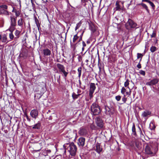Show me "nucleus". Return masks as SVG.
Instances as JSON below:
<instances>
[{
	"mask_svg": "<svg viewBox=\"0 0 159 159\" xmlns=\"http://www.w3.org/2000/svg\"><path fill=\"white\" fill-rule=\"evenodd\" d=\"M64 147L66 148L67 147L66 150L70 152L72 156H75L76 154L77 151V147L73 143H67L64 145Z\"/></svg>",
	"mask_w": 159,
	"mask_h": 159,
	"instance_id": "f257e3e1",
	"label": "nucleus"
},
{
	"mask_svg": "<svg viewBox=\"0 0 159 159\" xmlns=\"http://www.w3.org/2000/svg\"><path fill=\"white\" fill-rule=\"evenodd\" d=\"M158 148L156 146L153 147L147 145L145 148L146 153L148 154H155L158 150Z\"/></svg>",
	"mask_w": 159,
	"mask_h": 159,
	"instance_id": "f03ea898",
	"label": "nucleus"
},
{
	"mask_svg": "<svg viewBox=\"0 0 159 159\" xmlns=\"http://www.w3.org/2000/svg\"><path fill=\"white\" fill-rule=\"evenodd\" d=\"M91 109L94 115H98L101 111L100 106L95 102H94L92 104Z\"/></svg>",
	"mask_w": 159,
	"mask_h": 159,
	"instance_id": "7ed1b4c3",
	"label": "nucleus"
},
{
	"mask_svg": "<svg viewBox=\"0 0 159 159\" xmlns=\"http://www.w3.org/2000/svg\"><path fill=\"white\" fill-rule=\"evenodd\" d=\"M137 24L133 20L130 19H129L125 25L126 28L128 30L132 28H135Z\"/></svg>",
	"mask_w": 159,
	"mask_h": 159,
	"instance_id": "20e7f679",
	"label": "nucleus"
},
{
	"mask_svg": "<svg viewBox=\"0 0 159 159\" xmlns=\"http://www.w3.org/2000/svg\"><path fill=\"white\" fill-rule=\"evenodd\" d=\"M57 67L59 70V71L63 73L65 77H66L68 74V72H66L65 70V67L61 64L58 63L57 64Z\"/></svg>",
	"mask_w": 159,
	"mask_h": 159,
	"instance_id": "39448f33",
	"label": "nucleus"
},
{
	"mask_svg": "<svg viewBox=\"0 0 159 159\" xmlns=\"http://www.w3.org/2000/svg\"><path fill=\"white\" fill-rule=\"evenodd\" d=\"M16 18H15L14 16H11L10 17L11 26L9 29L11 31H13L14 30L15 27L16 25Z\"/></svg>",
	"mask_w": 159,
	"mask_h": 159,
	"instance_id": "423d86ee",
	"label": "nucleus"
},
{
	"mask_svg": "<svg viewBox=\"0 0 159 159\" xmlns=\"http://www.w3.org/2000/svg\"><path fill=\"white\" fill-rule=\"evenodd\" d=\"M95 89L96 86L95 84L93 83H91L90 85L89 92V93L90 99H91L93 97V94L94 93Z\"/></svg>",
	"mask_w": 159,
	"mask_h": 159,
	"instance_id": "0eeeda50",
	"label": "nucleus"
},
{
	"mask_svg": "<svg viewBox=\"0 0 159 159\" xmlns=\"http://www.w3.org/2000/svg\"><path fill=\"white\" fill-rule=\"evenodd\" d=\"M159 81V80L157 78H154L152 79L150 81L146 83V85L148 86H152L155 85Z\"/></svg>",
	"mask_w": 159,
	"mask_h": 159,
	"instance_id": "6e6552de",
	"label": "nucleus"
},
{
	"mask_svg": "<svg viewBox=\"0 0 159 159\" xmlns=\"http://www.w3.org/2000/svg\"><path fill=\"white\" fill-rule=\"evenodd\" d=\"M96 123L98 127L101 128H102L103 127V121L100 117H97L96 118Z\"/></svg>",
	"mask_w": 159,
	"mask_h": 159,
	"instance_id": "1a4fd4ad",
	"label": "nucleus"
},
{
	"mask_svg": "<svg viewBox=\"0 0 159 159\" xmlns=\"http://www.w3.org/2000/svg\"><path fill=\"white\" fill-rule=\"evenodd\" d=\"M38 115V111L36 109H33L31 111L30 115L33 118L36 119Z\"/></svg>",
	"mask_w": 159,
	"mask_h": 159,
	"instance_id": "9d476101",
	"label": "nucleus"
},
{
	"mask_svg": "<svg viewBox=\"0 0 159 159\" xmlns=\"http://www.w3.org/2000/svg\"><path fill=\"white\" fill-rule=\"evenodd\" d=\"M85 139L83 137H80L78 139V145L80 147H83L84 145Z\"/></svg>",
	"mask_w": 159,
	"mask_h": 159,
	"instance_id": "9b49d317",
	"label": "nucleus"
},
{
	"mask_svg": "<svg viewBox=\"0 0 159 159\" xmlns=\"http://www.w3.org/2000/svg\"><path fill=\"white\" fill-rule=\"evenodd\" d=\"M87 131L86 129L81 128L79 131V134L81 136L86 135L87 134Z\"/></svg>",
	"mask_w": 159,
	"mask_h": 159,
	"instance_id": "f8f14e48",
	"label": "nucleus"
},
{
	"mask_svg": "<svg viewBox=\"0 0 159 159\" xmlns=\"http://www.w3.org/2000/svg\"><path fill=\"white\" fill-rule=\"evenodd\" d=\"M1 37L0 40L2 42L7 43L9 42V41L7 39L6 34H3L2 35H1Z\"/></svg>",
	"mask_w": 159,
	"mask_h": 159,
	"instance_id": "ddd939ff",
	"label": "nucleus"
},
{
	"mask_svg": "<svg viewBox=\"0 0 159 159\" xmlns=\"http://www.w3.org/2000/svg\"><path fill=\"white\" fill-rule=\"evenodd\" d=\"M43 52L44 55L45 56H49L51 54V51L48 48H46L43 49Z\"/></svg>",
	"mask_w": 159,
	"mask_h": 159,
	"instance_id": "4468645a",
	"label": "nucleus"
},
{
	"mask_svg": "<svg viewBox=\"0 0 159 159\" xmlns=\"http://www.w3.org/2000/svg\"><path fill=\"white\" fill-rule=\"evenodd\" d=\"M0 14L5 16H8L9 15V12L6 10L0 9Z\"/></svg>",
	"mask_w": 159,
	"mask_h": 159,
	"instance_id": "2eb2a0df",
	"label": "nucleus"
},
{
	"mask_svg": "<svg viewBox=\"0 0 159 159\" xmlns=\"http://www.w3.org/2000/svg\"><path fill=\"white\" fill-rule=\"evenodd\" d=\"M102 148H101L99 143H97L96 146V150L98 153H100L101 152Z\"/></svg>",
	"mask_w": 159,
	"mask_h": 159,
	"instance_id": "dca6fc26",
	"label": "nucleus"
},
{
	"mask_svg": "<svg viewBox=\"0 0 159 159\" xmlns=\"http://www.w3.org/2000/svg\"><path fill=\"white\" fill-rule=\"evenodd\" d=\"M151 112L149 111H144L142 114V116L143 117H146L148 115L151 114Z\"/></svg>",
	"mask_w": 159,
	"mask_h": 159,
	"instance_id": "f3484780",
	"label": "nucleus"
},
{
	"mask_svg": "<svg viewBox=\"0 0 159 159\" xmlns=\"http://www.w3.org/2000/svg\"><path fill=\"white\" fill-rule=\"evenodd\" d=\"M132 134L135 136H137V134L136 131V129L135 127V125L134 123L133 124V125L132 127Z\"/></svg>",
	"mask_w": 159,
	"mask_h": 159,
	"instance_id": "a211bd4d",
	"label": "nucleus"
},
{
	"mask_svg": "<svg viewBox=\"0 0 159 159\" xmlns=\"http://www.w3.org/2000/svg\"><path fill=\"white\" fill-rule=\"evenodd\" d=\"M41 126V124L40 123H38L32 126V128L33 129H40Z\"/></svg>",
	"mask_w": 159,
	"mask_h": 159,
	"instance_id": "6ab92c4d",
	"label": "nucleus"
},
{
	"mask_svg": "<svg viewBox=\"0 0 159 159\" xmlns=\"http://www.w3.org/2000/svg\"><path fill=\"white\" fill-rule=\"evenodd\" d=\"M80 95V94H76L75 93H73L72 94V96L73 99L75 100L78 98L79 97Z\"/></svg>",
	"mask_w": 159,
	"mask_h": 159,
	"instance_id": "aec40b11",
	"label": "nucleus"
},
{
	"mask_svg": "<svg viewBox=\"0 0 159 159\" xmlns=\"http://www.w3.org/2000/svg\"><path fill=\"white\" fill-rule=\"evenodd\" d=\"M149 127L151 130H154L156 128V126L154 123L151 122L150 124Z\"/></svg>",
	"mask_w": 159,
	"mask_h": 159,
	"instance_id": "412c9836",
	"label": "nucleus"
},
{
	"mask_svg": "<svg viewBox=\"0 0 159 159\" xmlns=\"http://www.w3.org/2000/svg\"><path fill=\"white\" fill-rule=\"evenodd\" d=\"M140 5H141L148 12H149V10L148 9V7L144 3H142L140 4Z\"/></svg>",
	"mask_w": 159,
	"mask_h": 159,
	"instance_id": "4be33fe9",
	"label": "nucleus"
},
{
	"mask_svg": "<svg viewBox=\"0 0 159 159\" xmlns=\"http://www.w3.org/2000/svg\"><path fill=\"white\" fill-rule=\"evenodd\" d=\"M77 70L78 72V77H79V79H80V78L81 74V70H82V67H79L78 69Z\"/></svg>",
	"mask_w": 159,
	"mask_h": 159,
	"instance_id": "5701e85b",
	"label": "nucleus"
},
{
	"mask_svg": "<svg viewBox=\"0 0 159 159\" xmlns=\"http://www.w3.org/2000/svg\"><path fill=\"white\" fill-rule=\"evenodd\" d=\"M129 81L128 79L126 80V81L124 83V86L125 87H127V88L129 89V90H130V89L129 87Z\"/></svg>",
	"mask_w": 159,
	"mask_h": 159,
	"instance_id": "b1692460",
	"label": "nucleus"
},
{
	"mask_svg": "<svg viewBox=\"0 0 159 159\" xmlns=\"http://www.w3.org/2000/svg\"><path fill=\"white\" fill-rule=\"evenodd\" d=\"M23 19L22 18H20L18 21V25L22 26L23 24Z\"/></svg>",
	"mask_w": 159,
	"mask_h": 159,
	"instance_id": "393cba45",
	"label": "nucleus"
},
{
	"mask_svg": "<svg viewBox=\"0 0 159 159\" xmlns=\"http://www.w3.org/2000/svg\"><path fill=\"white\" fill-rule=\"evenodd\" d=\"M116 10L120 11L121 10V9L120 7V5L118 2H116Z\"/></svg>",
	"mask_w": 159,
	"mask_h": 159,
	"instance_id": "a878e982",
	"label": "nucleus"
},
{
	"mask_svg": "<svg viewBox=\"0 0 159 159\" xmlns=\"http://www.w3.org/2000/svg\"><path fill=\"white\" fill-rule=\"evenodd\" d=\"M105 113L106 114L108 115V112H109L110 111L109 107L108 106H105Z\"/></svg>",
	"mask_w": 159,
	"mask_h": 159,
	"instance_id": "bb28decb",
	"label": "nucleus"
},
{
	"mask_svg": "<svg viewBox=\"0 0 159 159\" xmlns=\"http://www.w3.org/2000/svg\"><path fill=\"white\" fill-rule=\"evenodd\" d=\"M0 9H4V10H7L8 8L7 6L5 4L2 5L0 6Z\"/></svg>",
	"mask_w": 159,
	"mask_h": 159,
	"instance_id": "cd10ccee",
	"label": "nucleus"
},
{
	"mask_svg": "<svg viewBox=\"0 0 159 159\" xmlns=\"http://www.w3.org/2000/svg\"><path fill=\"white\" fill-rule=\"evenodd\" d=\"M126 95H124L123 97L122 98V101L123 102L122 103H120V104H122L124 103H125L127 101V98H126L125 97Z\"/></svg>",
	"mask_w": 159,
	"mask_h": 159,
	"instance_id": "c85d7f7f",
	"label": "nucleus"
},
{
	"mask_svg": "<svg viewBox=\"0 0 159 159\" xmlns=\"http://www.w3.org/2000/svg\"><path fill=\"white\" fill-rule=\"evenodd\" d=\"M11 31V32L9 33V38H10V39L11 40H12L13 39L14 37V35H13L12 32L13 31H12V30L11 31Z\"/></svg>",
	"mask_w": 159,
	"mask_h": 159,
	"instance_id": "c756f323",
	"label": "nucleus"
},
{
	"mask_svg": "<svg viewBox=\"0 0 159 159\" xmlns=\"http://www.w3.org/2000/svg\"><path fill=\"white\" fill-rule=\"evenodd\" d=\"M150 50L152 52H153L157 50V48L155 46H152Z\"/></svg>",
	"mask_w": 159,
	"mask_h": 159,
	"instance_id": "7c9ffc66",
	"label": "nucleus"
},
{
	"mask_svg": "<svg viewBox=\"0 0 159 159\" xmlns=\"http://www.w3.org/2000/svg\"><path fill=\"white\" fill-rule=\"evenodd\" d=\"M20 34V31L17 30H16L15 32V34L16 36V38H18L19 37V35Z\"/></svg>",
	"mask_w": 159,
	"mask_h": 159,
	"instance_id": "2f4dec72",
	"label": "nucleus"
},
{
	"mask_svg": "<svg viewBox=\"0 0 159 159\" xmlns=\"http://www.w3.org/2000/svg\"><path fill=\"white\" fill-rule=\"evenodd\" d=\"M143 56V55L141 53H137V59H139L140 58L141 59L140 60V61H141L142 57Z\"/></svg>",
	"mask_w": 159,
	"mask_h": 159,
	"instance_id": "473e14b6",
	"label": "nucleus"
},
{
	"mask_svg": "<svg viewBox=\"0 0 159 159\" xmlns=\"http://www.w3.org/2000/svg\"><path fill=\"white\" fill-rule=\"evenodd\" d=\"M126 89L124 87H123L121 89V93L123 94L124 95H125V93L126 92Z\"/></svg>",
	"mask_w": 159,
	"mask_h": 159,
	"instance_id": "72a5a7b5",
	"label": "nucleus"
},
{
	"mask_svg": "<svg viewBox=\"0 0 159 159\" xmlns=\"http://www.w3.org/2000/svg\"><path fill=\"white\" fill-rule=\"evenodd\" d=\"M78 38L79 37L77 36V34L75 35L73 38V42L75 43Z\"/></svg>",
	"mask_w": 159,
	"mask_h": 159,
	"instance_id": "f704fd0d",
	"label": "nucleus"
},
{
	"mask_svg": "<svg viewBox=\"0 0 159 159\" xmlns=\"http://www.w3.org/2000/svg\"><path fill=\"white\" fill-rule=\"evenodd\" d=\"M156 36V33L155 31H153L152 34L151 35V38H155Z\"/></svg>",
	"mask_w": 159,
	"mask_h": 159,
	"instance_id": "c9c22d12",
	"label": "nucleus"
},
{
	"mask_svg": "<svg viewBox=\"0 0 159 159\" xmlns=\"http://www.w3.org/2000/svg\"><path fill=\"white\" fill-rule=\"evenodd\" d=\"M15 15L16 16V17H18L20 15V12L19 11H17V10H15Z\"/></svg>",
	"mask_w": 159,
	"mask_h": 159,
	"instance_id": "e433bc0d",
	"label": "nucleus"
},
{
	"mask_svg": "<svg viewBox=\"0 0 159 159\" xmlns=\"http://www.w3.org/2000/svg\"><path fill=\"white\" fill-rule=\"evenodd\" d=\"M139 73L141 75H142L144 76L145 75V71L143 70H140Z\"/></svg>",
	"mask_w": 159,
	"mask_h": 159,
	"instance_id": "4c0bfd02",
	"label": "nucleus"
},
{
	"mask_svg": "<svg viewBox=\"0 0 159 159\" xmlns=\"http://www.w3.org/2000/svg\"><path fill=\"white\" fill-rule=\"evenodd\" d=\"M135 144L136 146L138 149H139L140 148V146L139 145V143L137 142V141H136L135 142Z\"/></svg>",
	"mask_w": 159,
	"mask_h": 159,
	"instance_id": "58836bf2",
	"label": "nucleus"
},
{
	"mask_svg": "<svg viewBox=\"0 0 159 159\" xmlns=\"http://www.w3.org/2000/svg\"><path fill=\"white\" fill-rule=\"evenodd\" d=\"M121 98V97L120 95H118V96H116L115 97V99L118 101H120V100Z\"/></svg>",
	"mask_w": 159,
	"mask_h": 159,
	"instance_id": "ea45409f",
	"label": "nucleus"
},
{
	"mask_svg": "<svg viewBox=\"0 0 159 159\" xmlns=\"http://www.w3.org/2000/svg\"><path fill=\"white\" fill-rule=\"evenodd\" d=\"M81 25V23H78L77 24H76V26L75 28V30H77L80 27V26Z\"/></svg>",
	"mask_w": 159,
	"mask_h": 159,
	"instance_id": "a19ab883",
	"label": "nucleus"
},
{
	"mask_svg": "<svg viewBox=\"0 0 159 159\" xmlns=\"http://www.w3.org/2000/svg\"><path fill=\"white\" fill-rule=\"evenodd\" d=\"M34 19H35V24H36V25L40 24V23L39 22V20L36 18H35Z\"/></svg>",
	"mask_w": 159,
	"mask_h": 159,
	"instance_id": "79ce46f5",
	"label": "nucleus"
},
{
	"mask_svg": "<svg viewBox=\"0 0 159 159\" xmlns=\"http://www.w3.org/2000/svg\"><path fill=\"white\" fill-rule=\"evenodd\" d=\"M148 3L150 4V5L152 6V8H154L155 7V6L153 4V3L152 2H151L150 1Z\"/></svg>",
	"mask_w": 159,
	"mask_h": 159,
	"instance_id": "37998d69",
	"label": "nucleus"
},
{
	"mask_svg": "<svg viewBox=\"0 0 159 159\" xmlns=\"http://www.w3.org/2000/svg\"><path fill=\"white\" fill-rule=\"evenodd\" d=\"M80 88L83 90H84L86 88V86L85 85H82L80 86Z\"/></svg>",
	"mask_w": 159,
	"mask_h": 159,
	"instance_id": "c03bdc74",
	"label": "nucleus"
},
{
	"mask_svg": "<svg viewBox=\"0 0 159 159\" xmlns=\"http://www.w3.org/2000/svg\"><path fill=\"white\" fill-rule=\"evenodd\" d=\"M137 67L139 69H140L141 68V65L140 63H139L137 66Z\"/></svg>",
	"mask_w": 159,
	"mask_h": 159,
	"instance_id": "a18cd8bd",
	"label": "nucleus"
},
{
	"mask_svg": "<svg viewBox=\"0 0 159 159\" xmlns=\"http://www.w3.org/2000/svg\"><path fill=\"white\" fill-rule=\"evenodd\" d=\"M130 94H131V91L130 90L129 92H126V95L125 94V95L126 96V95L129 96V95H130Z\"/></svg>",
	"mask_w": 159,
	"mask_h": 159,
	"instance_id": "49530a36",
	"label": "nucleus"
},
{
	"mask_svg": "<svg viewBox=\"0 0 159 159\" xmlns=\"http://www.w3.org/2000/svg\"><path fill=\"white\" fill-rule=\"evenodd\" d=\"M37 26V27H38V30H39V31H40V29H41L40 28V24H39V25H36Z\"/></svg>",
	"mask_w": 159,
	"mask_h": 159,
	"instance_id": "de8ad7c7",
	"label": "nucleus"
},
{
	"mask_svg": "<svg viewBox=\"0 0 159 159\" xmlns=\"http://www.w3.org/2000/svg\"><path fill=\"white\" fill-rule=\"evenodd\" d=\"M82 58L80 56H79L78 57V59L79 61H80L82 60Z\"/></svg>",
	"mask_w": 159,
	"mask_h": 159,
	"instance_id": "09e8293b",
	"label": "nucleus"
},
{
	"mask_svg": "<svg viewBox=\"0 0 159 159\" xmlns=\"http://www.w3.org/2000/svg\"><path fill=\"white\" fill-rule=\"evenodd\" d=\"M82 45H83V47H84L86 46V44H85V43L84 41H83V42H82Z\"/></svg>",
	"mask_w": 159,
	"mask_h": 159,
	"instance_id": "8fccbe9b",
	"label": "nucleus"
},
{
	"mask_svg": "<svg viewBox=\"0 0 159 159\" xmlns=\"http://www.w3.org/2000/svg\"><path fill=\"white\" fill-rule=\"evenodd\" d=\"M150 1L149 0H142V2H146L148 3H149Z\"/></svg>",
	"mask_w": 159,
	"mask_h": 159,
	"instance_id": "3c124183",
	"label": "nucleus"
},
{
	"mask_svg": "<svg viewBox=\"0 0 159 159\" xmlns=\"http://www.w3.org/2000/svg\"><path fill=\"white\" fill-rule=\"evenodd\" d=\"M81 92V91L80 89H78L77 93L78 94Z\"/></svg>",
	"mask_w": 159,
	"mask_h": 159,
	"instance_id": "603ef678",
	"label": "nucleus"
},
{
	"mask_svg": "<svg viewBox=\"0 0 159 159\" xmlns=\"http://www.w3.org/2000/svg\"><path fill=\"white\" fill-rule=\"evenodd\" d=\"M79 83L80 86L81 85V81L80 80V79H79Z\"/></svg>",
	"mask_w": 159,
	"mask_h": 159,
	"instance_id": "864d4df0",
	"label": "nucleus"
},
{
	"mask_svg": "<svg viewBox=\"0 0 159 159\" xmlns=\"http://www.w3.org/2000/svg\"><path fill=\"white\" fill-rule=\"evenodd\" d=\"M82 35H83V34H82ZM82 36H81L80 37V38L79 40L78 41L79 42L80 41H81V40H82Z\"/></svg>",
	"mask_w": 159,
	"mask_h": 159,
	"instance_id": "5fc2aeb1",
	"label": "nucleus"
},
{
	"mask_svg": "<svg viewBox=\"0 0 159 159\" xmlns=\"http://www.w3.org/2000/svg\"><path fill=\"white\" fill-rule=\"evenodd\" d=\"M15 10H16V9H15L13 7V9L12 11V12H15Z\"/></svg>",
	"mask_w": 159,
	"mask_h": 159,
	"instance_id": "6e6d98bb",
	"label": "nucleus"
},
{
	"mask_svg": "<svg viewBox=\"0 0 159 159\" xmlns=\"http://www.w3.org/2000/svg\"><path fill=\"white\" fill-rule=\"evenodd\" d=\"M27 120H28L29 121H30V118H29L28 117V116H27Z\"/></svg>",
	"mask_w": 159,
	"mask_h": 159,
	"instance_id": "4d7b16f0",
	"label": "nucleus"
},
{
	"mask_svg": "<svg viewBox=\"0 0 159 159\" xmlns=\"http://www.w3.org/2000/svg\"><path fill=\"white\" fill-rule=\"evenodd\" d=\"M84 50V47H83V48H82V51H83Z\"/></svg>",
	"mask_w": 159,
	"mask_h": 159,
	"instance_id": "13d9d810",
	"label": "nucleus"
},
{
	"mask_svg": "<svg viewBox=\"0 0 159 159\" xmlns=\"http://www.w3.org/2000/svg\"><path fill=\"white\" fill-rule=\"evenodd\" d=\"M48 152H51V150H48Z\"/></svg>",
	"mask_w": 159,
	"mask_h": 159,
	"instance_id": "bf43d9fd",
	"label": "nucleus"
},
{
	"mask_svg": "<svg viewBox=\"0 0 159 159\" xmlns=\"http://www.w3.org/2000/svg\"><path fill=\"white\" fill-rule=\"evenodd\" d=\"M99 69L100 71H101V67H99Z\"/></svg>",
	"mask_w": 159,
	"mask_h": 159,
	"instance_id": "052dcab7",
	"label": "nucleus"
},
{
	"mask_svg": "<svg viewBox=\"0 0 159 159\" xmlns=\"http://www.w3.org/2000/svg\"><path fill=\"white\" fill-rule=\"evenodd\" d=\"M85 61L86 62H88V60L87 59L86 61Z\"/></svg>",
	"mask_w": 159,
	"mask_h": 159,
	"instance_id": "680f3d73",
	"label": "nucleus"
},
{
	"mask_svg": "<svg viewBox=\"0 0 159 159\" xmlns=\"http://www.w3.org/2000/svg\"><path fill=\"white\" fill-rule=\"evenodd\" d=\"M71 7L72 8H74V7H73L72 6H71Z\"/></svg>",
	"mask_w": 159,
	"mask_h": 159,
	"instance_id": "e2e57ef3",
	"label": "nucleus"
}]
</instances>
